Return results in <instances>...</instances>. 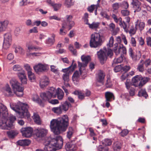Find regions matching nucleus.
<instances>
[{
  "label": "nucleus",
  "mask_w": 151,
  "mask_h": 151,
  "mask_svg": "<svg viewBox=\"0 0 151 151\" xmlns=\"http://www.w3.org/2000/svg\"><path fill=\"white\" fill-rule=\"evenodd\" d=\"M68 117L67 115L56 119H52L50 122L51 130L55 134L58 135L62 132L65 131L68 125Z\"/></svg>",
  "instance_id": "obj_1"
},
{
  "label": "nucleus",
  "mask_w": 151,
  "mask_h": 151,
  "mask_svg": "<svg viewBox=\"0 0 151 151\" xmlns=\"http://www.w3.org/2000/svg\"><path fill=\"white\" fill-rule=\"evenodd\" d=\"M47 142L48 145H45L44 148L45 151H55L61 148L63 144V139L60 136L51 139L49 138Z\"/></svg>",
  "instance_id": "obj_2"
},
{
  "label": "nucleus",
  "mask_w": 151,
  "mask_h": 151,
  "mask_svg": "<svg viewBox=\"0 0 151 151\" xmlns=\"http://www.w3.org/2000/svg\"><path fill=\"white\" fill-rule=\"evenodd\" d=\"M56 89L53 87H51L48 91L45 93H41L40 96L43 100H49L51 98H55L58 96V98L59 100L62 99L64 96V93L62 90L59 88Z\"/></svg>",
  "instance_id": "obj_3"
},
{
  "label": "nucleus",
  "mask_w": 151,
  "mask_h": 151,
  "mask_svg": "<svg viewBox=\"0 0 151 151\" xmlns=\"http://www.w3.org/2000/svg\"><path fill=\"white\" fill-rule=\"evenodd\" d=\"M10 106L12 109L18 114L19 117L23 118L29 116L28 109V106L27 104H22L20 106L18 104L10 103Z\"/></svg>",
  "instance_id": "obj_4"
},
{
  "label": "nucleus",
  "mask_w": 151,
  "mask_h": 151,
  "mask_svg": "<svg viewBox=\"0 0 151 151\" xmlns=\"http://www.w3.org/2000/svg\"><path fill=\"white\" fill-rule=\"evenodd\" d=\"M82 63L78 61V66L79 68L80 73L78 71H76L74 73L73 76V79L76 80L79 77L80 75H82L83 70H85V68L87 66L88 62L91 60V59L90 56H86L83 55L81 57Z\"/></svg>",
  "instance_id": "obj_5"
},
{
  "label": "nucleus",
  "mask_w": 151,
  "mask_h": 151,
  "mask_svg": "<svg viewBox=\"0 0 151 151\" xmlns=\"http://www.w3.org/2000/svg\"><path fill=\"white\" fill-rule=\"evenodd\" d=\"M103 41L100 34L98 33L95 32L91 36L89 44L91 47L96 48L102 45Z\"/></svg>",
  "instance_id": "obj_6"
},
{
  "label": "nucleus",
  "mask_w": 151,
  "mask_h": 151,
  "mask_svg": "<svg viewBox=\"0 0 151 151\" xmlns=\"http://www.w3.org/2000/svg\"><path fill=\"white\" fill-rule=\"evenodd\" d=\"M150 80L147 77H143L141 76L137 75L132 79V85L139 88L142 87Z\"/></svg>",
  "instance_id": "obj_7"
},
{
  "label": "nucleus",
  "mask_w": 151,
  "mask_h": 151,
  "mask_svg": "<svg viewBox=\"0 0 151 151\" xmlns=\"http://www.w3.org/2000/svg\"><path fill=\"white\" fill-rule=\"evenodd\" d=\"M16 118L12 115H10L6 119H3L0 120V127L3 129H8L9 128H12L13 127V123L15 120Z\"/></svg>",
  "instance_id": "obj_8"
},
{
  "label": "nucleus",
  "mask_w": 151,
  "mask_h": 151,
  "mask_svg": "<svg viewBox=\"0 0 151 151\" xmlns=\"http://www.w3.org/2000/svg\"><path fill=\"white\" fill-rule=\"evenodd\" d=\"M14 93L19 97L23 95L24 88L20 86V83L16 79H13L10 81Z\"/></svg>",
  "instance_id": "obj_9"
},
{
  "label": "nucleus",
  "mask_w": 151,
  "mask_h": 151,
  "mask_svg": "<svg viewBox=\"0 0 151 151\" xmlns=\"http://www.w3.org/2000/svg\"><path fill=\"white\" fill-rule=\"evenodd\" d=\"M112 17L116 23H118L121 27L123 28L125 32H128L129 26L124 21H122V18L121 17L117 18L115 14H113Z\"/></svg>",
  "instance_id": "obj_10"
},
{
  "label": "nucleus",
  "mask_w": 151,
  "mask_h": 151,
  "mask_svg": "<svg viewBox=\"0 0 151 151\" xmlns=\"http://www.w3.org/2000/svg\"><path fill=\"white\" fill-rule=\"evenodd\" d=\"M116 46L115 44V47L114 48V52L116 55L120 54L121 56L123 55L124 56V54H126L127 53L125 47L123 45L119 44Z\"/></svg>",
  "instance_id": "obj_11"
},
{
  "label": "nucleus",
  "mask_w": 151,
  "mask_h": 151,
  "mask_svg": "<svg viewBox=\"0 0 151 151\" xmlns=\"http://www.w3.org/2000/svg\"><path fill=\"white\" fill-rule=\"evenodd\" d=\"M33 68L36 72H44L48 70L49 67L45 63H39L35 65Z\"/></svg>",
  "instance_id": "obj_12"
},
{
  "label": "nucleus",
  "mask_w": 151,
  "mask_h": 151,
  "mask_svg": "<svg viewBox=\"0 0 151 151\" xmlns=\"http://www.w3.org/2000/svg\"><path fill=\"white\" fill-rule=\"evenodd\" d=\"M97 55L102 65L104 64L107 58L106 51V50H100L97 52Z\"/></svg>",
  "instance_id": "obj_13"
},
{
  "label": "nucleus",
  "mask_w": 151,
  "mask_h": 151,
  "mask_svg": "<svg viewBox=\"0 0 151 151\" xmlns=\"http://www.w3.org/2000/svg\"><path fill=\"white\" fill-rule=\"evenodd\" d=\"M23 137H29L32 135L33 132V129L31 127L22 128L20 130Z\"/></svg>",
  "instance_id": "obj_14"
},
{
  "label": "nucleus",
  "mask_w": 151,
  "mask_h": 151,
  "mask_svg": "<svg viewBox=\"0 0 151 151\" xmlns=\"http://www.w3.org/2000/svg\"><path fill=\"white\" fill-rule=\"evenodd\" d=\"M8 112L6 106L2 103H0V117L2 119H6L8 117Z\"/></svg>",
  "instance_id": "obj_15"
},
{
  "label": "nucleus",
  "mask_w": 151,
  "mask_h": 151,
  "mask_svg": "<svg viewBox=\"0 0 151 151\" xmlns=\"http://www.w3.org/2000/svg\"><path fill=\"white\" fill-rule=\"evenodd\" d=\"M105 75V74L102 71H99L96 77V84L98 86H101L104 84V80Z\"/></svg>",
  "instance_id": "obj_16"
},
{
  "label": "nucleus",
  "mask_w": 151,
  "mask_h": 151,
  "mask_svg": "<svg viewBox=\"0 0 151 151\" xmlns=\"http://www.w3.org/2000/svg\"><path fill=\"white\" fill-rule=\"evenodd\" d=\"M35 134L37 137L42 138L46 135L47 130L43 128H38L35 130Z\"/></svg>",
  "instance_id": "obj_17"
},
{
  "label": "nucleus",
  "mask_w": 151,
  "mask_h": 151,
  "mask_svg": "<svg viewBox=\"0 0 151 151\" xmlns=\"http://www.w3.org/2000/svg\"><path fill=\"white\" fill-rule=\"evenodd\" d=\"M17 76L20 79L22 84H26L27 83V79L24 71L17 73Z\"/></svg>",
  "instance_id": "obj_18"
},
{
  "label": "nucleus",
  "mask_w": 151,
  "mask_h": 151,
  "mask_svg": "<svg viewBox=\"0 0 151 151\" xmlns=\"http://www.w3.org/2000/svg\"><path fill=\"white\" fill-rule=\"evenodd\" d=\"M131 5L135 10L134 12H138L141 10V3L138 0H132Z\"/></svg>",
  "instance_id": "obj_19"
},
{
  "label": "nucleus",
  "mask_w": 151,
  "mask_h": 151,
  "mask_svg": "<svg viewBox=\"0 0 151 151\" xmlns=\"http://www.w3.org/2000/svg\"><path fill=\"white\" fill-rule=\"evenodd\" d=\"M49 80L48 78L46 76L41 78L40 80V86L42 88L46 86L49 83Z\"/></svg>",
  "instance_id": "obj_20"
},
{
  "label": "nucleus",
  "mask_w": 151,
  "mask_h": 151,
  "mask_svg": "<svg viewBox=\"0 0 151 151\" xmlns=\"http://www.w3.org/2000/svg\"><path fill=\"white\" fill-rule=\"evenodd\" d=\"M65 17L66 19V22H66L68 26H69V29H70L74 25V22L72 20V16L71 15H67Z\"/></svg>",
  "instance_id": "obj_21"
},
{
  "label": "nucleus",
  "mask_w": 151,
  "mask_h": 151,
  "mask_svg": "<svg viewBox=\"0 0 151 151\" xmlns=\"http://www.w3.org/2000/svg\"><path fill=\"white\" fill-rule=\"evenodd\" d=\"M65 147L67 150L69 151H74L77 149V147L76 145L72 142H68L66 143Z\"/></svg>",
  "instance_id": "obj_22"
},
{
  "label": "nucleus",
  "mask_w": 151,
  "mask_h": 151,
  "mask_svg": "<svg viewBox=\"0 0 151 151\" xmlns=\"http://www.w3.org/2000/svg\"><path fill=\"white\" fill-rule=\"evenodd\" d=\"M105 96L106 101H111L112 99H113V100L114 99V94L111 92H106L105 93Z\"/></svg>",
  "instance_id": "obj_23"
},
{
  "label": "nucleus",
  "mask_w": 151,
  "mask_h": 151,
  "mask_svg": "<svg viewBox=\"0 0 151 151\" xmlns=\"http://www.w3.org/2000/svg\"><path fill=\"white\" fill-rule=\"evenodd\" d=\"M9 23V21L6 20L2 22H0V32L5 30L7 27Z\"/></svg>",
  "instance_id": "obj_24"
},
{
  "label": "nucleus",
  "mask_w": 151,
  "mask_h": 151,
  "mask_svg": "<svg viewBox=\"0 0 151 151\" xmlns=\"http://www.w3.org/2000/svg\"><path fill=\"white\" fill-rule=\"evenodd\" d=\"M32 100L37 103H38L40 106H43L44 104L41 100L39 98V96L36 94H34L33 95Z\"/></svg>",
  "instance_id": "obj_25"
},
{
  "label": "nucleus",
  "mask_w": 151,
  "mask_h": 151,
  "mask_svg": "<svg viewBox=\"0 0 151 151\" xmlns=\"http://www.w3.org/2000/svg\"><path fill=\"white\" fill-rule=\"evenodd\" d=\"M68 27L67 24L66 22H64L62 25V28L60 30L59 34L60 35H64L66 34V32L64 31L65 29Z\"/></svg>",
  "instance_id": "obj_26"
},
{
  "label": "nucleus",
  "mask_w": 151,
  "mask_h": 151,
  "mask_svg": "<svg viewBox=\"0 0 151 151\" xmlns=\"http://www.w3.org/2000/svg\"><path fill=\"white\" fill-rule=\"evenodd\" d=\"M129 55L131 57L133 60L134 61H136L138 60L140 58V57L139 56H137L134 54L133 50L131 48H130L129 49Z\"/></svg>",
  "instance_id": "obj_27"
},
{
  "label": "nucleus",
  "mask_w": 151,
  "mask_h": 151,
  "mask_svg": "<svg viewBox=\"0 0 151 151\" xmlns=\"http://www.w3.org/2000/svg\"><path fill=\"white\" fill-rule=\"evenodd\" d=\"M60 106L62 110L66 111L68 110V108L70 107L71 104L65 101Z\"/></svg>",
  "instance_id": "obj_28"
},
{
  "label": "nucleus",
  "mask_w": 151,
  "mask_h": 151,
  "mask_svg": "<svg viewBox=\"0 0 151 151\" xmlns=\"http://www.w3.org/2000/svg\"><path fill=\"white\" fill-rule=\"evenodd\" d=\"M30 143V142L28 139H23L17 141L18 144L22 146H28Z\"/></svg>",
  "instance_id": "obj_29"
},
{
  "label": "nucleus",
  "mask_w": 151,
  "mask_h": 151,
  "mask_svg": "<svg viewBox=\"0 0 151 151\" xmlns=\"http://www.w3.org/2000/svg\"><path fill=\"white\" fill-rule=\"evenodd\" d=\"M145 25L144 22H140L138 20L135 22L136 26L137 28V26H138L139 29L140 31H142L144 29Z\"/></svg>",
  "instance_id": "obj_30"
},
{
  "label": "nucleus",
  "mask_w": 151,
  "mask_h": 151,
  "mask_svg": "<svg viewBox=\"0 0 151 151\" xmlns=\"http://www.w3.org/2000/svg\"><path fill=\"white\" fill-rule=\"evenodd\" d=\"M122 145L118 142H115L113 145L114 151H120Z\"/></svg>",
  "instance_id": "obj_31"
},
{
  "label": "nucleus",
  "mask_w": 151,
  "mask_h": 151,
  "mask_svg": "<svg viewBox=\"0 0 151 151\" xmlns=\"http://www.w3.org/2000/svg\"><path fill=\"white\" fill-rule=\"evenodd\" d=\"M4 91L7 96H12L13 95V93L12 92L11 88L9 86H6L4 88Z\"/></svg>",
  "instance_id": "obj_32"
},
{
  "label": "nucleus",
  "mask_w": 151,
  "mask_h": 151,
  "mask_svg": "<svg viewBox=\"0 0 151 151\" xmlns=\"http://www.w3.org/2000/svg\"><path fill=\"white\" fill-rule=\"evenodd\" d=\"M89 26V28L91 29H96L99 28V26L100 25V23L98 22H93L92 24H90L88 23L87 24Z\"/></svg>",
  "instance_id": "obj_33"
},
{
  "label": "nucleus",
  "mask_w": 151,
  "mask_h": 151,
  "mask_svg": "<svg viewBox=\"0 0 151 151\" xmlns=\"http://www.w3.org/2000/svg\"><path fill=\"white\" fill-rule=\"evenodd\" d=\"M51 38H48L47 41V44L51 45H53L55 41V35L54 34H51Z\"/></svg>",
  "instance_id": "obj_34"
},
{
  "label": "nucleus",
  "mask_w": 151,
  "mask_h": 151,
  "mask_svg": "<svg viewBox=\"0 0 151 151\" xmlns=\"http://www.w3.org/2000/svg\"><path fill=\"white\" fill-rule=\"evenodd\" d=\"M33 118L35 122L37 124H41V121L39 115L36 113H34Z\"/></svg>",
  "instance_id": "obj_35"
},
{
  "label": "nucleus",
  "mask_w": 151,
  "mask_h": 151,
  "mask_svg": "<svg viewBox=\"0 0 151 151\" xmlns=\"http://www.w3.org/2000/svg\"><path fill=\"white\" fill-rule=\"evenodd\" d=\"M73 93L76 95H78V98L81 100H83L84 98V94L81 91H75Z\"/></svg>",
  "instance_id": "obj_36"
},
{
  "label": "nucleus",
  "mask_w": 151,
  "mask_h": 151,
  "mask_svg": "<svg viewBox=\"0 0 151 151\" xmlns=\"http://www.w3.org/2000/svg\"><path fill=\"white\" fill-rule=\"evenodd\" d=\"M74 2L73 0H65L64 4L67 8H70L73 5Z\"/></svg>",
  "instance_id": "obj_37"
},
{
  "label": "nucleus",
  "mask_w": 151,
  "mask_h": 151,
  "mask_svg": "<svg viewBox=\"0 0 151 151\" xmlns=\"http://www.w3.org/2000/svg\"><path fill=\"white\" fill-rule=\"evenodd\" d=\"M121 5L122 4L121 3L117 2H116L113 4L112 5L113 11L117 12V10L120 7H121Z\"/></svg>",
  "instance_id": "obj_38"
},
{
  "label": "nucleus",
  "mask_w": 151,
  "mask_h": 151,
  "mask_svg": "<svg viewBox=\"0 0 151 151\" xmlns=\"http://www.w3.org/2000/svg\"><path fill=\"white\" fill-rule=\"evenodd\" d=\"M138 95L139 96H143L145 99L148 97V95L145 89H141L138 92Z\"/></svg>",
  "instance_id": "obj_39"
},
{
  "label": "nucleus",
  "mask_w": 151,
  "mask_h": 151,
  "mask_svg": "<svg viewBox=\"0 0 151 151\" xmlns=\"http://www.w3.org/2000/svg\"><path fill=\"white\" fill-rule=\"evenodd\" d=\"M28 78L29 80L32 82H33L35 81V76L32 72L29 73L27 74Z\"/></svg>",
  "instance_id": "obj_40"
},
{
  "label": "nucleus",
  "mask_w": 151,
  "mask_h": 151,
  "mask_svg": "<svg viewBox=\"0 0 151 151\" xmlns=\"http://www.w3.org/2000/svg\"><path fill=\"white\" fill-rule=\"evenodd\" d=\"M11 42L12 40V35L9 33H7L4 35V40Z\"/></svg>",
  "instance_id": "obj_41"
},
{
  "label": "nucleus",
  "mask_w": 151,
  "mask_h": 151,
  "mask_svg": "<svg viewBox=\"0 0 151 151\" xmlns=\"http://www.w3.org/2000/svg\"><path fill=\"white\" fill-rule=\"evenodd\" d=\"M142 61L141 60L140 63L138 65L137 68V70L141 72H143L144 70V68Z\"/></svg>",
  "instance_id": "obj_42"
},
{
  "label": "nucleus",
  "mask_w": 151,
  "mask_h": 151,
  "mask_svg": "<svg viewBox=\"0 0 151 151\" xmlns=\"http://www.w3.org/2000/svg\"><path fill=\"white\" fill-rule=\"evenodd\" d=\"M27 48L30 51H37L41 50V49L40 48L35 47L32 45L29 46Z\"/></svg>",
  "instance_id": "obj_43"
},
{
  "label": "nucleus",
  "mask_w": 151,
  "mask_h": 151,
  "mask_svg": "<svg viewBox=\"0 0 151 151\" xmlns=\"http://www.w3.org/2000/svg\"><path fill=\"white\" fill-rule=\"evenodd\" d=\"M113 86L112 81L110 78H107L105 84V86L106 88H111Z\"/></svg>",
  "instance_id": "obj_44"
},
{
  "label": "nucleus",
  "mask_w": 151,
  "mask_h": 151,
  "mask_svg": "<svg viewBox=\"0 0 151 151\" xmlns=\"http://www.w3.org/2000/svg\"><path fill=\"white\" fill-rule=\"evenodd\" d=\"M52 111L55 113L58 114H60L62 113V109L60 106L59 107L53 108Z\"/></svg>",
  "instance_id": "obj_45"
},
{
  "label": "nucleus",
  "mask_w": 151,
  "mask_h": 151,
  "mask_svg": "<svg viewBox=\"0 0 151 151\" xmlns=\"http://www.w3.org/2000/svg\"><path fill=\"white\" fill-rule=\"evenodd\" d=\"M11 42L4 40L3 47L4 48L7 49L10 47Z\"/></svg>",
  "instance_id": "obj_46"
},
{
  "label": "nucleus",
  "mask_w": 151,
  "mask_h": 151,
  "mask_svg": "<svg viewBox=\"0 0 151 151\" xmlns=\"http://www.w3.org/2000/svg\"><path fill=\"white\" fill-rule=\"evenodd\" d=\"M69 74L64 73L62 76V78L65 82H68L69 81Z\"/></svg>",
  "instance_id": "obj_47"
},
{
  "label": "nucleus",
  "mask_w": 151,
  "mask_h": 151,
  "mask_svg": "<svg viewBox=\"0 0 151 151\" xmlns=\"http://www.w3.org/2000/svg\"><path fill=\"white\" fill-rule=\"evenodd\" d=\"M8 136L10 138H13L17 135V133L13 131H11L7 132Z\"/></svg>",
  "instance_id": "obj_48"
},
{
  "label": "nucleus",
  "mask_w": 151,
  "mask_h": 151,
  "mask_svg": "<svg viewBox=\"0 0 151 151\" xmlns=\"http://www.w3.org/2000/svg\"><path fill=\"white\" fill-rule=\"evenodd\" d=\"M13 69L14 71H20V72H21L22 71H24L23 70H22V68L21 66L18 65H14L13 66Z\"/></svg>",
  "instance_id": "obj_49"
},
{
  "label": "nucleus",
  "mask_w": 151,
  "mask_h": 151,
  "mask_svg": "<svg viewBox=\"0 0 151 151\" xmlns=\"http://www.w3.org/2000/svg\"><path fill=\"white\" fill-rule=\"evenodd\" d=\"M98 150L99 151H108L109 148L106 146L100 145L98 147Z\"/></svg>",
  "instance_id": "obj_50"
},
{
  "label": "nucleus",
  "mask_w": 151,
  "mask_h": 151,
  "mask_svg": "<svg viewBox=\"0 0 151 151\" xmlns=\"http://www.w3.org/2000/svg\"><path fill=\"white\" fill-rule=\"evenodd\" d=\"M62 4H61L58 3L53 4L52 6H53L55 11H57L60 8Z\"/></svg>",
  "instance_id": "obj_51"
},
{
  "label": "nucleus",
  "mask_w": 151,
  "mask_h": 151,
  "mask_svg": "<svg viewBox=\"0 0 151 151\" xmlns=\"http://www.w3.org/2000/svg\"><path fill=\"white\" fill-rule=\"evenodd\" d=\"M123 56L122 55L118 58L115 59L113 61L114 63L115 64H118L121 63L123 60Z\"/></svg>",
  "instance_id": "obj_52"
},
{
  "label": "nucleus",
  "mask_w": 151,
  "mask_h": 151,
  "mask_svg": "<svg viewBox=\"0 0 151 151\" xmlns=\"http://www.w3.org/2000/svg\"><path fill=\"white\" fill-rule=\"evenodd\" d=\"M71 66L72 65H70L68 68L63 69L62 70V71L64 73H68V74H69L70 73L72 72L70 69Z\"/></svg>",
  "instance_id": "obj_53"
},
{
  "label": "nucleus",
  "mask_w": 151,
  "mask_h": 151,
  "mask_svg": "<svg viewBox=\"0 0 151 151\" xmlns=\"http://www.w3.org/2000/svg\"><path fill=\"white\" fill-rule=\"evenodd\" d=\"M73 133V129L72 127H69L68 131L67 132V137L68 138L70 139L72 137Z\"/></svg>",
  "instance_id": "obj_54"
},
{
  "label": "nucleus",
  "mask_w": 151,
  "mask_h": 151,
  "mask_svg": "<svg viewBox=\"0 0 151 151\" xmlns=\"http://www.w3.org/2000/svg\"><path fill=\"white\" fill-rule=\"evenodd\" d=\"M122 15L123 16H128L130 14L129 11L127 9L122 10L121 12Z\"/></svg>",
  "instance_id": "obj_55"
},
{
  "label": "nucleus",
  "mask_w": 151,
  "mask_h": 151,
  "mask_svg": "<svg viewBox=\"0 0 151 151\" xmlns=\"http://www.w3.org/2000/svg\"><path fill=\"white\" fill-rule=\"evenodd\" d=\"M21 28L20 27H16L14 32V34L16 36H18L20 32Z\"/></svg>",
  "instance_id": "obj_56"
},
{
  "label": "nucleus",
  "mask_w": 151,
  "mask_h": 151,
  "mask_svg": "<svg viewBox=\"0 0 151 151\" xmlns=\"http://www.w3.org/2000/svg\"><path fill=\"white\" fill-rule=\"evenodd\" d=\"M101 16L106 18L107 20L110 19V16L108 15L105 12H101L100 13Z\"/></svg>",
  "instance_id": "obj_57"
},
{
  "label": "nucleus",
  "mask_w": 151,
  "mask_h": 151,
  "mask_svg": "<svg viewBox=\"0 0 151 151\" xmlns=\"http://www.w3.org/2000/svg\"><path fill=\"white\" fill-rule=\"evenodd\" d=\"M137 29V27L136 26L134 28L133 27H132L129 32L131 35H133L135 33Z\"/></svg>",
  "instance_id": "obj_58"
},
{
  "label": "nucleus",
  "mask_w": 151,
  "mask_h": 151,
  "mask_svg": "<svg viewBox=\"0 0 151 151\" xmlns=\"http://www.w3.org/2000/svg\"><path fill=\"white\" fill-rule=\"evenodd\" d=\"M24 67L25 70L27 71L28 73L32 72V69L30 65L28 64H26L24 65Z\"/></svg>",
  "instance_id": "obj_59"
},
{
  "label": "nucleus",
  "mask_w": 151,
  "mask_h": 151,
  "mask_svg": "<svg viewBox=\"0 0 151 151\" xmlns=\"http://www.w3.org/2000/svg\"><path fill=\"white\" fill-rule=\"evenodd\" d=\"M142 63H143V64H144L145 65L146 67H147L149 65H150L151 63V60L149 59H148L145 61H144L143 60H142Z\"/></svg>",
  "instance_id": "obj_60"
},
{
  "label": "nucleus",
  "mask_w": 151,
  "mask_h": 151,
  "mask_svg": "<svg viewBox=\"0 0 151 151\" xmlns=\"http://www.w3.org/2000/svg\"><path fill=\"white\" fill-rule=\"evenodd\" d=\"M129 131L127 129H124L122 130L120 132V135L122 137H124L126 136L128 133Z\"/></svg>",
  "instance_id": "obj_61"
},
{
  "label": "nucleus",
  "mask_w": 151,
  "mask_h": 151,
  "mask_svg": "<svg viewBox=\"0 0 151 151\" xmlns=\"http://www.w3.org/2000/svg\"><path fill=\"white\" fill-rule=\"evenodd\" d=\"M121 3L122 4L121 7L122 8L127 9L129 7V4L127 2L124 1Z\"/></svg>",
  "instance_id": "obj_62"
},
{
  "label": "nucleus",
  "mask_w": 151,
  "mask_h": 151,
  "mask_svg": "<svg viewBox=\"0 0 151 151\" xmlns=\"http://www.w3.org/2000/svg\"><path fill=\"white\" fill-rule=\"evenodd\" d=\"M125 85L127 88V89H130L131 86L132 85L131 83L128 80H127L126 82H125Z\"/></svg>",
  "instance_id": "obj_63"
},
{
  "label": "nucleus",
  "mask_w": 151,
  "mask_h": 151,
  "mask_svg": "<svg viewBox=\"0 0 151 151\" xmlns=\"http://www.w3.org/2000/svg\"><path fill=\"white\" fill-rule=\"evenodd\" d=\"M113 43L114 38L112 36L110 38L109 43L107 44V46H109V47H111L112 46Z\"/></svg>",
  "instance_id": "obj_64"
}]
</instances>
